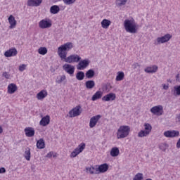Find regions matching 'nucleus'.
<instances>
[{
  "instance_id": "f257e3e1",
  "label": "nucleus",
  "mask_w": 180,
  "mask_h": 180,
  "mask_svg": "<svg viewBox=\"0 0 180 180\" xmlns=\"http://www.w3.org/2000/svg\"><path fill=\"white\" fill-rule=\"evenodd\" d=\"M74 47V44L72 42H67L62 44L58 48V56L61 60H64L65 63L68 64H72V63H79L81 61V57L77 54H72L67 57L68 51L72 49Z\"/></svg>"
},
{
  "instance_id": "f03ea898",
  "label": "nucleus",
  "mask_w": 180,
  "mask_h": 180,
  "mask_svg": "<svg viewBox=\"0 0 180 180\" xmlns=\"http://www.w3.org/2000/svg\"><path fill=\"white\" fill-rule=\"evenodd\" d=\"M124 27L127 33L132 34L137 33L139 30V25L133 18L126 19L124 21Z\"/></svg>"
},
{
  "instance_id": "7ed1b4c3",
  "label": "nucleus",
  "mask_w": 180,
  "mask_h": 180,
  "mask_svg": "<svg viewBox=\"0 0 180 180\" xmlns=\"http://www.w3.org/2000/svg\"><path fill=\"white\" fill-rule=\"evenodd\" d=\"M129 134L130 127L127 125H122L117 131V139H126Z\"/></svg>"
},
{
  "instance_id": "20e7f679",
  "label": "nucleus",
  "mask_w": 180,
  "mask_h": 180,
  "mask_svg": "<svg viewBox=\"0 0 180 180\" xmlns=\"http://www.w3.org/2000/svg\"><path fill=\"white\" fill-rule=\"evenodd\" d=\"M172 39V35L171 34H166L164 36L159 37L155 41V46H160V44H164L165 43H168L169 40Z\"/></svg>"
},
{
  "instance_id": "39448f33",
  "label": "nucleus",
  "mask_w": 180,
  "mask_h": 180,
  "mask_svg": "<svg viewBox=\"0 0 180 180\" xmlns=\"http://www.w3.org/2000/svg\"><path fill=\"white\" fill-rule=\"evenodd\" d=\"M86 144L85 143H80L70 154V158H75V157H77V155H78L79 154H81V153H82L84 151V150H85V147H86Z\"/></svg>"
},
{
  "instance_id": "423d86ee",
  "label": "nucleus",
  "mask_w": 180,
  "mask_h": 180,
  "mask_svg": "<svg viewBox=\"0 0 180 180\" xmlns=\"http://www.w3.org/2000/svg\"><path fill=\"white\" fill-rule=\"evenodd\" d=\"M150 112L155 116H162L164 114V107L161 105L153 106L150 108Z\"/></svg>"
},
{
  "instance_id": "0eeeda50",
  "label": "nucleus",
  "mask_w": 180,
  "mask_h": 180,
  "mask_svg": "<svg viewBox=\"0 0 180 180\" xmlns=\"http://www.w3.org/2000/svg\"><path fill=\"white\" fill-rule=\"evenodd\" d=\"M52 25L53 22L50 18L43 19L39 22V27L40 29H50Z\"/></svg>"
},
{
  "instance_id": "6e6552de",
  "label": "nucleus",
  "mask_w": 180,
  "mask_h": 180,
  "mask_svg": "<svg viewBox=\"0 0 180 180\" xmlns=\"http://www.w3.org/2000/svg\"><path fill=\"white\" fill-rule=\"evenodd\" d=\"M91 61L89 60V59H84V60H80L77 65V70H85V68H87L89 66V63Z\"/></svg>"
},
{
  "instance_id": "1a4fd4ad",
  "label": "nucleus",
  "mask_w": 180,
  "mask_h": 180,
  "mask_svg": "<svg viewBox=\"0 0 180 180\" xmlns=\"http://www.w3.org/2000/svg\"><path fill=\"white\" fill-rule=\"evenodd\" d=\"M63 68L67 74H69V75L72 76L74 75V72H75V66L66 63L63 65Z\"/></svg>"
},
{
  "instance_id": "9d476101",
  "label": "nucleus",
  "mask_w": 180,
  "mask_h": 180,
  "mask_svg": "<svg viewBox=\"0 0 180 180\" xmlns=\"http://www.w3.org/2000/svg\"><path fill=\"white\" fill-rule=\"evenodd\" d=\"M82 113V110H81V106L77 105L72 110L69 111V117H77V116H79Z\"/></svg>"
},
{
  "instance_id": "9b49d317",
  "label": "nucleus",
  "mask_w": 180,
  "mask_h": 180,
  "mask_svg": "<svg viewBox=\"0 0 180 180\" xmlns=\"http://www.w3.org/2000/svg\"><path fill=\"white\" fill-rule=\"evenodd\" d=\"M101 117H102V115H97L93 116L90 119V122H89L90 129H94V127H95V126H96V124H98V122H99V120H101Z\"/></svg>"
},
{
  "instance_id": "f8f14e48",
  "label": "nucleus",
  "mask_w": 180,
  "mask_h": 180,
  "mask_svg": "<svg viewBox=\"0 0 180 180\" xmlns=\"http://www.w3.org/2000/svg\"><path fill=\"white\" fill-rule=\"evenodd\" d=\"M163 135L165 137H167L169 139H172L174 137H179V131L172 130V131H166L164 132Z\"/></svg>"
},
{
  "instance_id": "ddd939ff",
  "label": "nucleus",
  "mask_w": 180,
  "mask_h": 180,
  "mask_svg": "<svg viewBox=\"0 0 180 180\" xmlns=\"http://www.w3.org/2000/svg\"><path fill=\"white\" fill-rule=\"evenodd\" d=\"M4 56L6 57H15L18 56V50L15 48H11L5 51Z\"/></svg>"
},
{
  "instance_id": "4468645a",
  "label": "nucleus",
  "mask_w": 180,
  "mask_h": 180,
  "mask_svg": "<svg viewBox=\"0 0 180 180\" xmlns=\"http://www.w3.org/2000/svg\"><path fill=\"white\" fill-rule=\"evenodd\" d=\"M144 71L147 74H155L158 71V66L155 65L148 66L144 69Z\"/></svg>"
},
{
  "instance_id": "2eb2a0df",
  "label": "nucleus",
  "mask_w": 180,
  "mask_h": 180,
  "mask_svg": "<svg viewBox=\"0 0 180 180\" xmlns=\"http://www.w3.org/2000/svg\"><path fill=\"white\" fill-rule=\"evenodd\" d=\"M116 99V94L115 93H109L102 98L103 102H109L110 101H115Z\"/></svg>"
},
{
  "instance_id": "dca6fc26",
  "label": "nucleus",
  "mask_w": 180,
  "mask_h": 180,
  "mask_svg": "<svg viewBox=\"0 0 180 180\" xmlns=\"http://www.w3.org/2000/svg\"><path fill=\"white\" fill-rule=\"evenodd\" d=\"M8 23L10 25L9 29H15L16 27V20L15 19V17L13 15H11L8 18Z\"/></svg>"
},
{
  "instance_id": "f3484780",
  "label": "nucleus",
  "mask_w": 180,
  "mask_h": 180,
  "mask_svg": "<svg viewBox=\"0 0 180 180\" xmlns=\"http://www.w3.org/2000/svg\"><path fill=\"white\" fill-rule=\"evenodd\" d=\"M7 89L8 94L12 95L13 94H15L16 91H18V86H16V84L14 83H11L8 84Z\"/></svg>"
},
{
  "instance_id": "a211bd4d",
  "label": "nucleus",
  "mask_w": 180,
  "mask_h": 180,
  "mask_svg": "<svg viewBox=\"0 0 180 180\" xmlns=\"http://www.w3.org/2000/svg\"><path fill=\"white\" fill-rule=\"evenodd\" d=\"M88 174H90V175H96L99 174L98 170V165H96L94 167H86V168Z\"/></svg>"
},
{
  "instance_id": "6ab92c4d",
  "label": "nucleus",
  "mask_w": 180,
  "mask_h": 180,
  "mask_svg": "<svg viewBox=\"0 0 180 180\" xmlns=\"http://www.w3.org/2000/svg\"><path fill=\"white\" fill-rule=\"evenodd\" d=\"M98 174H103L109 169V165L106 163L97 166Z\"/></svg>"
},
{
  "instance_id": "aec40b11",
  "label": "nucleus",
  "mask_w": 180,
  "mask_h": 180,
  "mask_svg": "<svg viewBox=\"0 0 180 180\" xmlns=\"http://www.w3.org/2000/svg\"><path fill=\"white\" fill-rule=\"evenodd\" d=\"M24 131L27 137H33L34 136V128L33 127H26Z\"/></svg>"
},
{
  "instance_id": "412c9836",
  "label": "nucleus",
  "mask_w": 180,
  "mask_h": 180,
  "mask_svg": "<svg viewBox=\"0 0 180 180\" xmlns=\"http://www.w3.org/2000/svg\"><path fill=\"white\" fill-rule=\"evenodd\" d=\"M43 2V0H28L27 6H39L40 4Z\"/></svg>"
},
{
  "instance_id": "4be33fe9",
  "label": "nucleus",
  "mask_w": 180,
  "mask_h": 180,
  "mask_svg": "<svg viewBox=\"0 0 180 180\" xmlns=\"http://www.w3.org/2000/svg\"><path fill=\"white\" fill-rule=\"evenodd\" d=\"M103 96V91H97L91 97V101L95 102V101H98V99H101Z\"/></svg>"
},
{
  "instance_id": "5701e85b",
  "label": "nucleus",
  "mask_w": 180,
  "mask_h": 180,
  "mask_svg": "<svg viewBox=\"0 0 180 180\" xmlns=\"http://www.w3.org/2000/svg\"><path fill=\"white\" fill-rule=\"evenodd\" d=\"M48 93L46 90H41L39 93L37 94V98L38 101H41L42 99H44L46 96H47Z\"/></svg>"
},
{
  "instance_id": "b1692460",
  "label": "nucleus",
  "mask_w": 180,
  "mask_h": 180,
  "mask_svg": "<svg viewBox=\"0 0 180 180\" xmlns=\"http://www.w3.org/2000/svg\"><path fill=\"white\" fill-rule=\"evenodd\" d=\"M110 25H112V21H110V20L103 19L101 21V27L103 29H109V26H110Z\"/></svg>"
},
{
  "instance_id": "393cba45",
  "label": "nucleus",
  "mask_w": 180,
  "mask_h": 180,
  "mask_svg": "<svg viewBox=\"0 0 180 180\" xmlns=\"http://www.w3.org/2000/svg\"><path fill=\"white\" fill-rule=\"evenodd\" d=\"M120 154V150L117 147H113L111 148L110 155L111 157H117Z\"/></svg>"
},
{
  "instance_id": "a878e982",
  "label": "nucleus",
  "mask_w": 180,
  "mask_h": 180,
  "mask_svg": "<svg viewBox=\"0 0 180 180\" xmlns=\"http://www.w3.org/2000/svg\"><path fill=\"white\" fill-rule=\"evenodd\" d=\"M50 123V116L46 115L41 120L39 124L41 126H47Z\"/></svg>"
},
{
  "instance_id": "bb28decb",
  "label": "nucleus",
  "mask_w": 180,
  "mask_h": 180,
  "mask_svg": "<svg viewBox=\"0 0 180 180\" xmlns=\"http://www.w3.org/2000/svg\"><path fill=\"white\" fill-rule=\"evenodd\" d=\"M63 82H67V77L65 76V75H63L56 77V84H63Z\"/></svg>"
},
{
  "instance_id": "cd10ccee",
  "label": "nucleus",
  "mask_w": 180,
  "mask_h": 180,
  "mask_svg": "<svg viewBox=\"0 0 180 180\" xmlns=\"http://www.w3.org/2000/svg\"><path fill=\"white\" fill-rule=\"evenodd\" d=\"M85 86H86V89H94V88H95V81L87 80L85 82Z\"/></svg>"
},
{
  "instance_id": "c85d7f7f",
  "label": "nucleus",
  "mask_w": 180,
  "mask_h": 180,
  "mask_svg": "<svg viewBox=\"0 0 180 180\" xmlns=\"http://www.w3.org/2000/svg\"><path fill=\"white\" fill-rule=\"evenodd\" d=\"M50 12L53 15H57L60 12V7L57 5L52 6L50 8Z\"/></svg>"
},
{
  "instance_id": "c756f323",
  "label": "nucleus",
  "mask_w": 180,
  "mask_h": 180,
  "mask_svg": "<svg viewBox=\"0 0 180 180\" xmlns=\"http://www.w3.org/2000/svg\"><path fill=\"white\" fill-rule=\"evenodd\" d=\"M85 76L86 78H88V79H91L95 77V71L92 69H90L86 72Z\"/></svg>"
},
{
  "instance_id": "7c9ffc66",
  "label": "nucleus",
  "mask_w": 180,
  "mask_h": 180,
  "mask_svg": "<svg viewBox=\"0 0 180 180\" xmlns=\"http://www.w3.org/2000/svg\"><path fill=\"white\" fill-rule=\"evenodd\" d=\"M46 146V143H44V140L43 139H39L37 142V147L39 150H42Z\"/></svg>"
},
{
  "instance_id": "2f4dec72",
  "label": "nucleus",
  "mask_w": 180,
  "mask_h": 180,
  "mask_svg": "<svg viewBox=\"0 0 180 180\" xmlns=\"http://www.w3.org/2000/svg\"><path fill=\"white\" fill-rule=\"evenodd\" d=\"M84 78H85V73L82 71H79L76 74V79L77 81H83Z\"/></svg>"
},
{
  "instance_id": "473e14b6",
  "label": "nucleus",
  "mask_w": 180,
  "mask_h": 180,
  "mask_svg": "<svg viewBox=\"0 0 180 180\" xmlns=\"http://www.w3.org/2000/svg\"><path fill=\"white\" fill-rule=\"evenodd\" d=\"M123 79H124V72L120 71L117 72L115 80L119 82L123 81Z\"/></svg>"
},
{
  "instance_id": "72a5a7b5",
  "label": "nucleus",
  "mask_w": 180,
  "mask_h": 180,
  "mask_svg": "<svg viewBox=\"0 0 180 180\" xmlns=\"http://www.w3.org/2000/svg\"><path fill=\"white\" fill-rule=\"evenodd\" d=\"M30 148H27L24 153V157L27 161H30Z\"/></svg>"
},
{
  "instance_id": "f704fd0d",
  "label": "nucleus",
  "mask_w": 180,
  "mask_h": 180,
  "mask_svg": "<svg viewBox=\"0 0 180 180\" xmlns=\"http://www.w3.org/2000/svg\"><path fill=\"white\" fill-rule=\"evenodd\" d=\"M127 4V0H116L115 4L116 6L120 8V6H123Z\"/></svg>"
},
{
  "instance_id": "c9c22d12",
  "label": "nucleus",
  "mask_w": 180,
  "mask_h": 180,
  "mask_svg": "<svg viewBox=\"0 0 180 180\" xmlns=\"http://www.w3.org/2000/svg\"><path fill=\"white\" fill-rule=\"evenodd\" d=\"M173 94H174V96H180V85L174 86Z\"/></svg>"
},
{
  "instance_id": "e433bc0d",
  "label": "nucleus",
  "mask_w": 180,
  "mask_h": 180,
  "mask_svg": "<svg viewBox=\"0 0 180 180\" xmlns=\"http://www.w3.org/2000/svg\"><path fill=\"white\" fill-rule=\"evenodd\" d=\"M149 135H150V134L147 131H145V130H141L138 133V137H141V138L147 137V136H149Z\"/></svg>"
},
{
  "instance_id": "4c0bfd02",
  "label": "nucleus",
  "mask_w": 180,
  "mask_h": 180,
  "mask_svg": "<svg viewBox=\"0 0 180 180\" xmlns=\"http://www.w3.org/2000/svg\"><path fill=\"white\" fill-rule=\"evenodd\" d=\"M39 54H41V56H46L47 54V48L46 47H40L38 49Z\"/></svg>"
},
{
  "instance_id": "58836bf2",
  "label": "nucleus",
  "mask_w": 180,
  "mask_h": 180,
  "mask_svg": "<svg viewBox=\"0 0 180 180\" xmlns=\"http://www.w3.org/2000/svg\"><path fill=\"white\" fill-rule=\"evenodd\" d=\"M143 126L145 131H148L150 134L151 133V130L153 129V127H151V124L148 123H145Z\"/></svg>"
},
{
  "instance_id": "ea45409f",
  "label": "nucleus",
  "mask_w": 180,
  "mask_h": 180,
  "mask_svg": "<svg viewBox=\"0 0 180 180\" xmlns=\"http://www.w3.org/2000/svg\"><path fill=\"white\" fill-rule=\"evenodd\" d=\"M51 157H53V158H56L57 157V153L53 151H51L46 155V158H51Z\"/></svg>"
},
{
  "instance_id": "a19ab883",
  "label": "nucleus",
  "mask_w": 180,
  "mask_h": 180,
  "mask_svg": "<svg viewBox=\"0 0 180 180\" xmlns=\"http://www.w3.org/2000/svg\"><path fill=\"white\" fill-rule=\"evenodd\" d=\"M77 0H63L65 5H72L75 4Z\"/></svg>"
},
{
  "instance_id": "79ce46f5",
  "label": "nucleus",
  "mask_w": 180,
  "mask_h": 180,
  "mask_svg": "<svg viewBox=\"0 0 180 180\" xmlns=\"http://www.w3.org/2000/svg\"><path fill=\"white\" fill-rule=\"evenodd\" d=\"M133 180H143V174L138 173L136 174Z\"/></svg>"
},
{
  "instance_id": "37998d69",
  "label": "nucleus",
  "mask_w": 180,
  "mask_h": 180,
  "mask_svg": "<svg viewBox=\"0 0 180 180\" xmlns=\"http://www.w3.org/2000/svg\"><path fill=\"white\" fill-rule=\"evenodd\" d=\"M159 148L162 151H166V150H167V143H161L160 145H159Z\"/></svg>"
},
{
  "instance_id": "c03bdc74",
  "label": "nucleus",
  "mask_w": 180,
  "mask_h": 180,
  "mask_svg": "<svg viewBox=\"0 0 180 180\" xmlns=\"http://www.w3.org/2000/svg\"><path fill=\"white\" fill-rule=\"evenodd\" d=\"M26 67H27V65L25 64H22L21 65L19 66V71H20V72H23V71H25V70H26Z\"/></svg>"
},
{
  "instance_id": "a18cd8bd",
  "label": "nucleus",
  "mask_w": 180,
  "mask_h": 180,
  "mask_svg": "<svg viewBox=\"0 0 180 180\" xmlns=\"http://www.w3.org/2000/svg\"><path fill=\"white\" fill-rule=\"evenodd\" d=\"M132 67H133L134 70L140 68V64H139V63H135L132 65Z\"/></svg>"
},
{
  "instance_id": "49530a36",
  "label": "nucleus",
  "mask_w": 180,
  "mask_h": 180,
  "mask_svg": "<svg viewBox=\"0 0 180 180\" xmlns=\"http://www.w3.org/2000/svg\"><path fill=\"white\" fill-rule=\"evenodd\" d=\"M3 77H5L6 79H9V78H11V75L6 72L3 73Z\"/></svg>"
},
{
  "instance_id": "de8ad7c7",
  "label": "nucleus",
  "mask_w": 180,
  "mask_h": 180,
  "mask_svg": "<svg viewBox=\"0 0 180 180\" xmlns=\"http://www.w3.org/2000/svg\"><path fill=\"white\" fill-rule=\"evenodd\" d=\"M162 87H163V89H165V91H167L169 88V86L168 84H162Z\"/></svg>"
},
{
  "instance_id": "09e8293b",
  "label": "nucleus",
  "mask_w": 180,
  "mask_h": 180,
  "mask_svg": "<svg viewBox=\"0 0 180 180\" xmlns=\"http://www.w3.org/2000/svg\"><path fill=\"white\" fill-rule=\"evenodd\" d=\"M176 123H180V113L176 115Z\"/></svg>"
},
{
  "instance_id": "8fccbe9b",
  "label": "nucleus",
  "mask_w": 180,
  "mask_h": 180,
  "mask_svg": "<svg viewBox=\"0 0 180 180\" xmlns=\"http://www.w3.org/2000/svg\"><path fill=\"white\" fill-rule=\"evenodd\" d=\"M6 172V169L4 167L0 168V174H5Z\"/></svg>"
},
{
  "instance_id": "3c124183",
  "label": "nucleus",
  "mask_w": 180,
  "mask_h": 180,
  "mask_svg": "<svg viewBox=\"0 0 180 180\" xmlns=\"http://www.w3.org/2000/svg\"><path fill=\"white\" fill-rule=\"evenodd\" d=\"M176 81H177L178 82H179V81H180V75H179V73H178L176 75Z\"/></svg>"
},
{
  "instance_id": "603ef678",
  "label": "nucleus",
  "mask_w": 180,
  "mask_h": 180,
  "mask_svg": "<svg viewBox=\"0 0 180 180\" xmlns=\"http://www.w3.org/2000/svg\"><path fill=\"white\" fill-rule=\"evenodd\" d=\"M4 133V128H2V126L0 125V134H2Z\"/></svg>"
}]
</instances>
